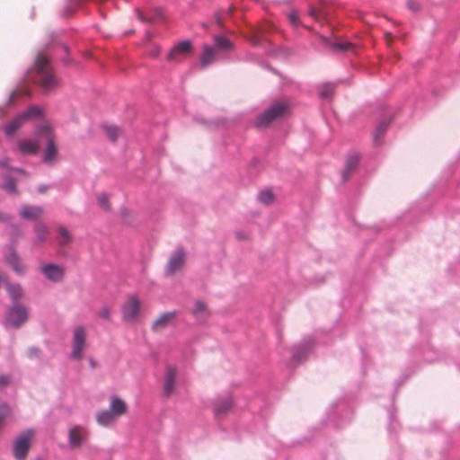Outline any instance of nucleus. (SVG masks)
I'll return each instance as SVG.
<instances>
[{
  "label": "nucleus",
  "mask_w": 460,
  "mask_h": 460,
  "mask_svg": "<svg viewBox=\"0 0 460 460\" xmlns=\"http://www.w3.org/2000/svg\"><path fill=\"white\" fill-rule=\"evenodd\" d=\"M357 164H358V158L357 157H352V158H350L349 160L348 164H347V168H346L345 172H343V177L345 179L347 178V172L352 171L353 168L357 165Z\"/></svg>",
  "instance_id": "obj_35"
},
{
  "label": "nucleus",
  "mask_w": 460,
  "mask_h": 460,
  "mask_svg": "<svg viewBox=\"0 0 460 460\" xmlns=\"http://www.w3.org/2000/svg\"><path fill=\"white\" fill-rule=\"evenodd\" d=\"M288 110V102H276L257 118L254 124L257 128H267L274 121L283 118Z\"/></svg>",
  "instance_id": "obj_2"
},
{
  "label": "nucleus",
  "mask_w": 460,
  "mask_h": 460,
  "mask_svg": "<svg viewBox=\"0 0 460 460\" xmlns=\"http://www.w3.org/2000/svg\"><path fill=\"white\" fill-rule=\"evenodd\" d=\"M385 40H386L387 44H388V45H391L392 40H393V36H392V34H391L390 32H386V33L385 34Z\"/></svg>",
  "instance_id": "obj_41"
},
{
  "label": "nucleus",
  "mask_w": 460,
  "mask_h": 460,
  "mask_svg": "<svg viewBox=\"0 0 460 460\" xmlns=\"http://www.w3.org/2000/svg\"><path fill=\"white\" fill-rule=\"evenodd\" d=\"M104 131L108 138L115 141L119 136V129L115 126H105Z\"/></svg>",
  "instance_id": "obj_29"
},
{
  "label": "nucleus",
  "mask_w": 460,
  "mask_h": 460,
  "mask_svg": "<svg viewBox=\"0 0 460 460\" xmlns=\"http://www.w3.org/2000/svg\"><path fill=\"white\" fill-rule=\"evenodd\" d=\"M264 29H259L257 33H262Z\"/></svg>",
  "instance_id": "obj_46"
},
{
  "label": "nucleus",
  "mask_w": 460,
  "mask_h": 460,
  "mask_svg": "<svg viewBox=\"0 0 460 460\" xmlns=\"http://www.w3.org/2000/svg\"><path fill=\"white\" fill-rule=\"evenodd\" d=\"M41 110L39 107L32 106L10 121L4 128V132L8 137H12L27 121L40 118Z\"/></svg>",
  "instance_id": "obj_3"
},
{
  "label": "nucleus",
  "mask_w": 460,
  "mask_h": 460,
  "mask_svg": "<svg viewBox=\"0 0 460 460\" xmlns=\"http://www.w3.org/2000/svg\"><path fill=\"white\" fill-rule=\"evenodd\" d=\"M43 214V208L40 207L24 206L20 211V215L24 219H37Z\"/></svg>",
  "instance_id": "obj_16"
},
{
  "label": "nucleus",
  "mask_w": 460,
  "mask_h": 460,
  "mask_svg": "<svg viewBox=\"0 0 460 460\" xmlns=\"http://www.w3.org/2000/svg\"><path fill=\"white\" fill-rule=\"evenodd\" d=\"M47 190H48V187H46V186H40V187L39 188V192L43 193V192L47 191Z\"/></svg>",
  "instance_id": "obj_44"
},
{
  "label": "nucleus",
  "mask_w": 460,
  "mask_h": 460,
  "mask_svg": "<svg viewBox=\"0 0 460 460\" xmlns=\"http://www.w3.org/2000/svg\"><path fill=\"white\" fill-rule=\"evenodd\" d=\"M40 135L44 137L47 140V148L43 157L44 162L51 163L58 153L52 131L49 127L44 126L40 128Z\"/></svg>",
  "instance_id": "obj_9"
},
{
  "label": "nucleus",
  "mask_w": 460,
  "mask_h": 460,
  "mask_svg": "<svg viewBox=\"0 0 460 460\" xmlns=\"http://www.w3.org/2000/svg\"><path fill=\"white\" fill-rule=\"evenodd\" d=\"M33 431L27 430L14 441L13 455L17 460H24L30 448Z\"/></svg>",
  "instance_id": "obj_7"
},
{
  "label": "nucleus",
  "mask_w": 460,
  "mask_h": 460,
  "mask_svg": "<svg viewBox=\"0 0 460 460\" xmlns=\"http://www.w3.org/2000/svg\"><path fill=\"white\" fill-rule=\"evenodd\" d=\"M11 383V377L8 375H0V388H4Z\"/></svg>",
  "instance_id": "obj_38"
},
{
  "label": "nucleus",
  "mask_w": 460,
  "mask_h": 460,
  "mask_svg": "<svg viewBox=\"0 0 460 460\" xmlns=\"http://www.w3.org/2000/svg\"><path fill=\"white\" fill-rule=\"evenodd\" d=\"M191 313L198 318H205L208 315L207 305L200 300L195 302V305L191 310Z\"/></svg>",
  "instance_id": "obj_23"
},
{
  "label": "nucleus",
  "mask_w": 460,
  "mask_h": 460,
  "mask_svg": "<svg viewBox=\"0 0 460 460\" xmlns=\"http://www.w3.org/2000/svg\"><path fill=\"white\" fill-rule=\"evenodd\" d=\"M252 43L253 44H258L259 43V39L257 36H254L253 39H252Z\"/></svg>",
  "instance_id": "obj_45"
},
{
  "label": "nucleus",
  "mask_w": 460,
  "mask_h": 460,
  "mask_svg": "<svg viewBox=\"0 0 460 460\" xmlns=\"http://www.w3.org/2000/svg\"><path fill=\"white\" fill-rule=\"evenodd\" d=\"M333 93V86L332 84H327L323 87L321 92V96L323 98L331 97Z\"/></svg>",
  "instance_id": "obj_37"
},
{
  "label": "nucleus",
  "mask_w": 460,
  "mask_h": 460,
  "mask_svg": "<svg viewBox=\"0 0 460 460\" xmlns=\"http://www.w3.org/2000/svg\"><path fill=\"white\" fill-rule=\"evenodd\" d=\"M58 243L61 246H66L72 243L73 236L70 232L64 226H59L58 228Z\"/></svg>",
  "instance_id": "obj_22"
},
{
  "label": "nucleus",
  "mask_w": 460,
  "mask_h": 460,
  "mask_svg": "<svg viewBox=\"0 0 460 460\" xmlns=\"http://www.w3.org/2000/svg\"><path fill=\"white\" fill-rule=\"evenodd\" d=\"M114 415L111 411H102L97 414V421L99 424L107 426L114 420Z\"/></svg>",
  "instance_id": "obj_24"
},
{
  "label": "nucleus",
  "mask_w": 460,
  "mask_h": 460,
  "mask_svg": "<svg viewBox=\"0 0 460 460\" xmlns=\"http://www.w3.org/2000/svg\"><path fill=\"white\" fill-rule=\"evenodd\" d=\"M111 411L114 416H121L127 411V404L118 397H112L111 401Z\"/></svg>",
  "instance_id": "obj_19"
},
{
  "label": "nucleus",
  "mask_w": 460,
  "mask_h": 460,
  "mask_svg": "<svg viewBox=\"0 0 460 460\" xmlns=\"http://www.w3.org/2000/svg\"><path fill=\"white\" fill-rule=\"evenodd\" d=\"M175 317V312H168L161 314L154 323H153V329L155 331H160L166 326L169 325V323L172 321V319Z\"/></svg>",
  "instance_id": "obj_17"
},
{
  "label": "nucleus",
  "mask_w": 460,
  "mask_h": 460,
  "mask_svg": "<svg viewBox=\"0 0 460 460\" xmlns=\"http://www.w3.org/2000/svg\"><path fill=\"white\" fill-rule=\"evenodd\" d=\"M216 58V50L208 45L203 47V53L200 57V65L206 67L210 65Z\"/></svg>",
  "instance_id": "obj_18"
},
{
  "label": "nucleus",
  "mask_w": 460,
  "mask_h": 460,
  "mask_svg": "<svg viewBox=\"0 0 460 460\" xmlns=\"http://www.w3.org/2000/svg\"><path fill=\"white\" fill-rule=\"evenodd\" d=\"M215 40V46L218 49H231L233 48L232 43L223 36H216L214 38Z\"/></svg>",
  "instance_id": "obj_28"
},
{
  "label": "nucleus",
  "mask_w": 460,
  "mask_h": 460,
  "mask_svg": "<svg viewBox=\"0 0 460 460\" xmlns=\"http://www.w3.org/2000/svg\"><path fill=\"white\" fill-rule=\"evenodd\" d=\"M4 260L18 275H24L26 273L27 267L21 261L17 252L13 248H9Z\"/></svg>",
  "instance_id": "obj_13"
},
{
  "label": "nucleus",
  "mask_w": 460,
  "mask_h": 460,
  "mask_svg": "<svg viewBox=\"0 0 460 460\" xmlns=\"http://www.w3.org/2000/svg\"><path fill=\"white\" fill-rule=\"evenodd\" d=\"M288 19L293 26H302V23L299 21L298 13L296 10H292L288 13Z\"/></svg>",
  "instance_id": "obj_31"
},
{
  "label": "nucleus",
  "mask_w": 460,
  "mask_h": 460,
  "mask_svg": "<svg viewBox=\"0 0 460 460\" xmlns=\"http://www.w3.org/2000/svg\"><path fill=\"white\" fill-rule=\"evenodd\" d=\"M69 443L72 447H79L86 439L88 432L82 426H75L69 430Z\"/></svg>",
  "instance_id": "obj_14"
},
{
  "label": "nucleus",
  "mask_w": 460,
  "mask_h": 460,
  "mask_svg": "<svg viewBox=\"0 0 460 460\" xmlns=\"http://www.w3.org/2000/svg\"><path fill=\"white\" fill-rule=\"evenodd\" d=\"M28 320V311L21 305H14L5 315V326L19 328Z\"/></svg>",
  "instance_id": "obj_4"
},
{
  "label": "nucleus",
  "mask_w": 460,
  "mask_h": 460,
  "mask_svg": "<svg viewBox=\"0 0 460 460\" xmlns=\"http://www.w3.org/2000/svg\"><path fill=\"white\" fill-rule=\"evenodd\" d=\"M309 15L314 19L315 20L316 22H321L322 19H323V14L320 11H318L317 9H315L314 7H311L309 9Z\"/></svg>",
  "instance_id": "obj_36"
},
{
  "label": "nucleus",
  "mask_w": 460,
  "mask_h": 460,
  "mask_svg": "<svg viewBox=\"0 0 460 460\" xmlns=\"http://www.w3.org/2000/svg\"><path fill=\"white\" fill-rule=\"evenodd\" d=\"M233 407V402L231 399L219 400L215 406V413L217 416H222L226 414Z\"/></svg>",
  "instance_id": "obj_21"
},
{
  "label": "nucleus",
  "mask_w": 460,
  "mask_h": 460,
  "mask_svg": "<svg viewBox=\"0 0 460 460\" xmlns=\"http://www.w3.org/2000/svg\"><path fill=\"white\" fill-rule=\"evenodd\" d=\"M141 302L135 296H130L122 307V315L125 321L134 322L137 319L140 313Z\"/></svg>",
  "instance_id": "obj_10"
},
{
  "label": "nucleus",
  "mask_w": 460,
  "mask_h": 460,
  "mask_svg": "<svg viewBox=\"0 0 460 460\" xmlns=\"http://www.w3.org/2000/svg\"><path fill=\"white\" fill-rule=\"evenodd\" d=\"M178 368L173 365H167L164 369L163 394L166 398L171 397L176 392Z\"/></svg>",
  "instance_id": "obj_5"
},
{
  "label": "nucleus",
  "mask_w": 460,
  "mask_h": 460,
  "mask_svg": "<svg viewBox=\"0 0 460 460\" xmlns=\"http://www.w3.org/2000/svg\"><path fill=\"white\" fill-rule=\"evenodd\" d=\"M329 46L332 50L336 52H346L354 48L351 43L347 41L331 42Z\"/></svg>",
  "instance_id": "obj_25"
},
{
  "label": "nucleus",
  "mask_w": 460,
  "mask_h": 460,
  "mask_svg": "<svg viewBox=\"0 0 460 460\" xmlns=\"http://www.w3.org/2000/svg\"><path fill=\"white\" fill-rule=\"evenodd\" d=\"M387 128V123L386 122H381L376 128L374 134H373V140L376 145H379L382 143L383 137L386 131Z\"/></svg>",
  "instance_id": "obj_26"
},
{
  "label": "nucleus",
  "mask_w": 460,
  "mask_h": 460,
  "mask_svg": "<svg viewBox=\"0 0 460 460\" xmlns=\"http://www.w3.org/2000/svg\"><path fill=\"white\" fill-rule=\"evenodd\" d=\"M18 150L23 155H34L40 149V145L34 139H22L17 144Z\"/></svg>",
  "instance_id": "obj_15"
},
{
  "label": "nucleus",
  "mask_w": 460,
  "mask_h": 460,
  "mask_svg": "<svg viewBox=\"0 0 460 460\" xmlns=\"http://www.w3.org/2000/svg\"><path fill=\"white\" fill-rule=\"evenodd\" d=\"M11 414V410L8 406L3 405L0 407V428L2 427L3 421Z\"/></svg>",
  "instance_id": "obj_34"
},
{
  "label": "nucleus",
  "mask_w": 460,
  "mask_h": 460,
  "mask_svg": "<svg viewBox=\"0 0 460 460\" xmlns=\"http://www.w3.org/2000/svg\"><path fill=\"white\" fill-rule=\"evenodd\" d=\"M98 315L102 319L109 320L111 317L110 309L108 307H103L102 309L100 310Z\"/></svg>",
  "instance_id": "obj_40"
},
{
  "label": "nucleus",
  "mask_w": 460,
  "mask_h": 460,
  "mask_svg": "<svg viewBox=\"0 0 460 460\" xmlns=\"http://www.w3.org/2000/svg\"><path fill=\"white\" fill-rule=\"evenodd\" d=\"M86 347V332L84 327L77 326L74 330L73 335V349L71 358L80 360L83 358L84 350Z\"/></svg>",
  "instance_id": "obj_6"
},
{
  "label": "nucleus",
  "mask_w": 460,
  "mask_h": 460,
  "mask_svg": "<svg viewBox=\"0 0 460 460\" xmlns=\"http://www.w3.org/2000/svg\"><path fill=\"white\" fill-rule=\"evenodd\" d=\"M15 95H16V93H13L11 99L13 100Z\"/></svg>",
  "instance_id": "obj_47"
},
{
  "label": "nucleus",
  "mask_w": 460,
  "mask_h": 460,
  "mask_svg": "<svg viewBox=\"0 0 460 460\" xmlns=\"http://www.w3.org/2000/svg\"><path fill=\"white\" fill-rule=\"evenodd\" d=\"M3 218H4V217H3V216H2V215H0V220H2Z\"/></svg>",
  "instance_id": "obj_48"
},
{
  "label": "nucleus",
  "mask_w": 460,
  "mask_h": 460,
  "mask_svg": "<svg viewBox=\"0 0 460 460\" xmlns=\"http://www.w3.org/2000/svg\"><path fill=\"white\" fill-rule=\"evenodd\" d=\"M34 70L37 74L36 82L47 91L54 89L58 84V80L52 72L48 57L40 53L37 56Z\"/></svg>",
  "instance_id": "obj_1"
},
{
  "label": "nucleus",
  "mask_w": 460,
  "mask_h": 460,
  "mask_svg": "<svg viewBox=\"0 0 460 460\" xmlns=\"http://www.w3.org/2000/svg\"><path fill=\"white\" fill-rule=\"evenodd\" d=\"M407 6L411 11L414 13H417L420 10V4L414 0H408Z\"/></svg>",
  "instance_id": "obj_39"
},
{
  "label": "nucleus",
  "mask_w": 460,
  "mask_h": 460,
  "mask_svg": "<svg viewBox=\"0 0 460 460\" xmlns=\"http://www.w3.org/2000/svg\"><path fill=\"white\" fill-rule=\"evenodd\" d=\"M36 242L40 244L43 243L49 234V230L44 225H37L35 227Z\"/></svg>",
  "instance_id": "obj_27"
},
{
  "label": "nucleus",
  "mask_w": 460,
  "mask_h": 460,
  "mask_svg": "<svg viewBox=\"0 0 460 460\" xmlns=\"http://www.w3.org/2000/svg\"><path fill=\"white\" fill-rule=\"evenodd\" d=\"M160 54V49L159 48H155V49L151 52V55L153 57H157L159 56Z\"/></svg>",
  "instance_id": "obj_42"
},
{
  "label": "nucleus",
  "mask_w": 460,
  "mask_h": 460,
  "mask_svg": "<svg viewBox=\"0 0 460 460\" xmlns=\"http://www.w3.org/2000/svg\"><path fill=\"white\" fill-rule=\"evenodd\" d=\"M192 52V44L190 41H181L176 44L169 51L167 60L169 62H181L184 58Z\"/></svg>",
  "instance_id": "obj_8"
},
{
  "label": "nucleus",
  "mask_w": 460,
  "mask_h": 460,
  "mask_svg": "<svg viewBox=\"0 0 460 460\" xmlns=\"http://www.w3.org/2000/svg\"><path fill=\"white\" fill-rule=\"evenodd\" d=\"M98 203L101 206V208L104 210H110L111 206L109 203V199L106 194L102 193L98 196Z\"/></svg>",
  "instance_id": "obj_33"
},
{
  "label": "nucleus",
  "mask_w": 460,
  "mask_h": 460,
  "mask_svg": "<svg viewBox=\"0 0 460 460\" xmlns=\"http://www.w3.org/2000/svg\"><path fill=\"white\" fill-rule=\"evenodd\" d=\"M5 287L13 302H17L23 297V289L20 284L7 283Z\"/></svg>",
  "instance_id": "obj_20"
},
{
  "label": "nucleus",
  "mask_w": 460,
  "mask_h": 460,
  "mask_svg": "<svg viewBox=\"0 0 460 460\" xmlns=\"http://www.w3.org/2000/svg\"><path fill=\"white\" fill-rule=\"evenodd\" d=\"M40 270L43 275L52 282H60L64 278L65 270L58 264H42Z\"/></svg>",
  "instance_id": "obj_12"
},
{
  "label": "nucleus",
  "mask_w": 460,
  "mask_h": 460,
  "mask_svg": "<svg viewBox=\"0 0 460 460\" xmlns=\"http://www.w3.org/2000/svg\"><path fill=\"white\" fill-rule=\"evenodd\" d=\"M3 188L10 193L17 194L16 184L13 179L12 178H9L5 181V182L3 185Z\"/></svg>",
  "instance_id": "obj_32"
},
{
  "label": "nucleus",
  "mask_w": 460,
  "mask_h": 460,
  "mask_svg": "<svg viewBox=\"0 0 460 460\" xmlns=\"http://www.w3.org/2000/svg\"><path fill=\"white\" fill-rule=\"evenodd\" d=\"M13 172L15 174H19V175H26L25 172L23 170H22V169H14Z\"/></svg>",
  "instance_id": "obj_43"
},
{
  "label": "nucleus",
  "mask_w": 460,
  "mask_h": 460,
  "mask_svg": "<svg viewBox=\"0 0 460 460\" xmlns=\"http://www.w3.org/2000/svg\"><path fill=\"white\" fill-rule=\"evenodd\" d=\"M186 254L182 249L176 250L170 257L164 272L166 276H172L181 270L185 263Z\"/></svg>",
  "instance_id": "obj_11"
},
{
  "label": "nucleus",
  "mask_w": 460,
  "mask_h": 460,
  "mask_svg": "<svg viewBox=\"0 0 460 460\" xmlns=\"http://www.w3.org/2000/svg\"><path fill=\"white\" fill-rule=\"evenodd\" d=\"M258 199L261 203L270 204L274 199V196L270 190H262L259 193Z\"/></svg>",
  "instance_id": "obj_30"
}]
</instances>
